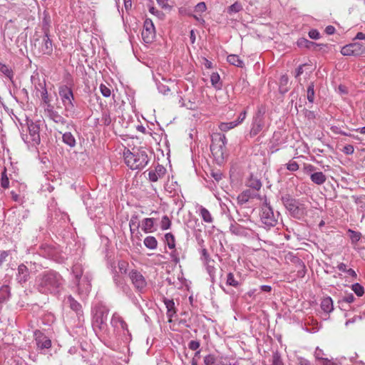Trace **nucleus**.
Returning a JSON list of instances; mask_svg holds the SVG:
<instances>
[{
	"label": "nucleus",
	"mask_w": 365,
	"mask_h": 365,
	"mask_svg": "<svg viewBox=\"0 0 365 365\" xmlns=\"http://www.w3.org/2000/svg\"><path fill=\"white\" fill-rule=\"evenodd\" d=\"M62 285V278L55 272H46L36 279V286L41 293H57Z\"/></svg>",
	"instance_id": "nucleus-1"
},
{
	"label": "nucleus",
	"mask_w": 365,
	"mask_h": 365,
	"mask_svg": "<svg viewBox=\"0 0 365 365\" xmlns=\"http://www.w3.org/2000/svg\"><path fill=\"white\" fill-rule=\"evenodd\" d=\"M123 158L125 164L132 170L143 169L149 162L147 153L141 150L133 153L126 149L123 152Z\"/></svg>",
	"instance_id": "nucleus-2"
},
{
	"label": "nucleus",
	"mask_w": 365,
	"mask_h": 365,
	"mask_svg": "<svg viewBox=\"0 0 365 365\" xmlns=\"http://www.w3.org/2000/svg\"><path fill=\"white\" fill-rule=\"evenodd\" d=\"M40 125L39 120L34 122L32 120H26V133H24L23 129L21 138L28 145L36 146L40 143Z\"/></svg>",
	"instance_id": "nucleus-3"
},
{
	"label": "nucleus",
	"mask_w": 365,
	"mask_h": 365,
	"mask_svg": "<svg viewBox=\"0 0 365 365\" xmlns=\"http://www.w3.org/2000/svg\"><path fill=\"white\" fill-rule=\"evenodd\" d=\"M279 216V213L274 211L270 203L265 197L261 205L259 212V217L262 224L265 228L273 227L277 225Z\"/></svg>",
	"instance_id": "nucleus-4"
},
{
	"label": "nucleus",
	"mask_w": 365,
	"mask_h": 365,
	"mask_svg": "<svg viewBox=\"0 0 365 365\" xmlns=\"http://www.w3.org/2000/svg\"><path fill=\"white\" fill-rule=\"evenodd\" d=\"M83 267L79 262H76L72 267V272L75 277L74 283L78 287V291L81 295H87L91 289V284L88 275L82 277Z\"/></svg>",
	"instance_id": "nucleus-5"
},
{
	"label": "nucleus",
	"mask_w": 365,
	"mask_h": 365,
	"mask_svg": "<svg viewBox=\"0 0 365 365\" xmlns=\"http://www.w3.org/2000/svg\"><path fill=\"white\" fill-rule=\"evenodd\" d=\"M282 200L292 217L300 219L305 215L307 207L302 200L290 197L288 195L283 196Z\"/></svg>",
	"instance_id": "nucleus-6"
},
{
	"label": "nucleus",
	"mask_w": 365,
	"mask_h": 365,
	"mask_svg": "<svg viewBox=\"0 0 365 365\" xmlns=\"http://www.w3.org/2000/svg\"><path fill=\"white\" fill-rule=\"evenodd\" d=\"M227 139L225 135L220 133L212 136L210 150L217 161L221 163L226 157Z\"/></svg>",
	"instance_id": "nucleus-7"
},
{
	"label": "nucleus",
	"mask_w": 365,
	"mask_h": 365,
	"mask_svg": "<svg viewBox=\"0 0 365 365\" xmlns=\"http://www.w3.org/2000/svg\"><path fill=\"white\" fill-rule=\"evenodd\" d=\"M59 96L64 106L66 115L72 117L75 113V106L73 104L74 96L71 88L67 86H62L59 88Z\"/></svg>",
	"instance_id": "nucleus-8"
},
{
	"label": "nucleus",
	"mask_w": 365,
	"mask_h": 365,
	"mask_svg": "<svg viewBox=\"0 0 365 365\" xmlns=\"http://www.w3.org/2000/svg\"><path fill=\"white\" fill-rule=\"evenodd\" d=\"M110 323L115 330L122 331L123 339L125 342H129L131 340V334L128 329V325L118 313L113 314Z\"/></svg>",
	"instance_id": "nucleus-9"
},
{
	"label": "nucleus",
	"mask_w": 365,
	"mask_h": 365,
	"mask_svg": "<svg viewBox=\"0 0 365 365\" xmlns=\"http://www.w3.org/2000/svg\"><path fill=\"white\" fill-rule=\"evenodd\" d=\"M141 35L143 41L146 43H150L154 40L155 37V29L151 19H146L145 20Z\"/></svg>",
	"instance_id": "nucleus-10"
},
{
	"label": "nucleus",
	"mask_w": 365,
	"mask_h": 365,
	"mask_svg": "<svg viewBox=\"0 0 365 365\" xmlns=\"http://www.w3.org/2000/svg\"><path fill=\"white\" fill-rule=\"evenodd\" d=\"M129 278L131 280L135 288L143 292L147 286V282L143 275L136 269H133L129 272Z\"/></svg>",
	"instance_id": "nucleus-11"
},
{
	"label": "nucleus",
	"mask_w": 365,
	"mask_h": 365,
	"mask_svg": "<svg viewBox=\"0 0 365 365\" xmlns=\"http://www.w3.org/2000/svg\"><path fill=\"white\" fill-rule=\"evenodd\" d=\"M264 110L259 109L254 117L250 133L251 136H255L262 130L264 126Z\"/></svg>",
	"instance_id": "nucleus-12"
},
{
	"label": "nucleus",
	"mask_w": 365,
	"mask_h": 365,
	"mask_svg": "<svg viewBox=\"0 0 365 365\" xmlns=\"http://www.w3.org/2000/svg\"><path fill=\"white\" fill-rule=\"evenodd\" d=\"M37 346L40 349H49L51 346V339L38 330L34 332Z\"/></svg>",
	"instance_id": "nucleus-13"
},
{
	"label": "nucleus",
	"mask_w": 365,
	"mask_h": 365,
	"mask_svg": "<svg viewBox=\"0 0 365 365\" xmlns=\"http://www.w3.org/2000/svg\"><path fill=\"white\" fill-rule=\"evenodd\" d=\"M39 49L40 52L45 55H51L53 52L52 41L48 36V32L47 31L44 32V35L42 37Z\"/></svg>",
	"instance_id": "nucleus-14"
},
{
	"label": "nucleus",
	"mask_w": 365,
	"mask_h": 365,
	"mask_svg": "<svg viewBox=\"0 0 365 365\" xmlns=\"http://www.w3.org/2000/svg\"><path fill=\"white\" fill-rule=\"evenodd\" d=\"M47 116L57 124L65 125L66 120L61 116L57 111L53 110L51 105H48L47 108L45 110Z\"/></svg>",
	"instance_id": "nucleus-15"
},
{
	"label": "nucleus",
	"mask_w": 365,
	"mask_h": 365,
	"mask_svg": "<svg viewBox=\"0 0 365 365\" xmlns=\"http://www.w3.org/2000/svg\"><path fill=\"white\" fill-rule=\"evenodd\" d=\"M166 169L161 165L155 166L153 170L148 172V178L151 182H157L158 179L162 178L165 174Z\"/></svg>",
	"instance_id": "nucleus-16"
},
{
	"label": "nucleus",
	"mask_w": 365,
	"mask_h": 365,
	"mask_svg": "<svg viewBox=\"0 0 365 365\" xmlns=\"http://www.w3.org/2000/svg\"><path fill=\"white\" fill-rule=\"evenodd\" d=\"M29 278V269L24 264H20L18 267V273L16 275V280L18 282L22 284L28 281Z\"/></svg>",
	"instance_id": "nucleus-17"
},
{
	"label": "nucleus",
	"mask_w": 365,
	"mask_h": 365,
	"mask_svg": "<svg viewBox=\"0 0 365 365\" xmlns=\"http://www.w3.org/2000/svg\"><path fill=\"white\" fill-rule=\"evenodd\" d=\"M155 220L154 218H145L141 222L142 230L145 233H150L155 231L154 229Z\"/></svg>",
	"instance_id": "nucleus-18"
},
{
	"label": "nucleus",
	"mask_w": 365,
	"mask_h": 365,
	"mask_svg": "<svg viewBox=\"0 0 365 365\" xmlns=\"http://www.w3.org/2000/svg\"><path fill=\"white\" fill-rule=\"evenodd\" d=\"M164 304L165 305V307L167 309V316L170 319V322L171 320V318L175 314L176 309L175 307V302L173 299H169L167 298H165Z\"/></svg>",
	"instance_id": "nucleus-19"
},
{
	"label": "nucleus",
	"mask_w": 365,
	"mask_h": 365,
	"mask_svg": "<svg viewBox=\"0 0 365 365\" xmlns=\"http://www.w3.org/2000/svg\"><path fill=\"white\" fill-rule=\"evenodd\" d=\"M311 180L317 185H322L325 182L327 178L322 172H315L310 174Z\"/></svg>",
	"instance_id": "nucleus-20"
},
{
	"label": "nucleus",
	"mask_w": 365,
	"mask_h": 365,
	"mask_svg": "<svg viewBox=\"0 0 365 365\" xmlns=\"http://www.w3.org/2000/svg\"><path fill=\"white\" fill-rule=\"evenodd\" d=\"M321 308L324 312L327 314L331 312L334 309L333 301L331 298L329 297L324 298L321 302Z\"/></svg>",
	"instance_id": "nucleus-21"
},
{
	"label": "nucleus",
	"mask_w": 365,
	"mask_h": 365,
	"mask_svg": "<svg viewBox=\"0 0 365 365\" xmlns=\"http://www.w3.org/2000/svg\"><path fill=\"white\" fill-rule=\"evenodd\" d=\"M199 213L203 221L206 223H212L213 222V218L208 210L202 206H200L199 207Z\"/></svg>",
	"instance_id": "nucleus-22"
},
{
	"label": "nucleus",
	"mask_w": 365,
	"mask_h": 365,
	"mask_svg": "<svg viewBox=\"0 0 365 365\" xmlns=\"http://www.w3.org/2000/svg\"><path fill=\"white\" fill-rule=\"evenodd\" d=\"M144 245L150 250H155L158 247V241L153 236H148L144 239Z\"/></svg>",
	"instance_id": "nucleus-23"
},
{
	"label": "nucleus",
	"mask_w": 365,
	"mask_h": 365,
	"mask_svg": "<svg viewBox=\"0 0 365 365\" xmlns=\"http://www.w3.org/2000/svg\"><path fill=\"white\" fill-rule=\"evenodd\" d=\"M352 51L354 56H361L365 54V46L361 43H351Z\"/></svg>",
	"instance_id": "nucleus-24"
},
{
	"label": "nucleus",
	"mask_w": 365,
	"mask_h": 365,
	"mask_svg": "<svg viewBox=\"0 0 365 365\" xmlns=\"http://www.w3.org/2000/svg\"><path fill=\"white\" fill-rule=\"evenodd\" d=\"M227 61L235 66L242 68L244 66V62L237 55L231 54L227 56Z\"/></svg>",
	"instance_id": "nucleus-25"
},
{
	"label": "nucleus",
	"mask_w": 365,
	"mask_h": 365,
	"mask_svg": "<svg viewBox=\"0 0 365 365\" xmlns=\"http://www.w3.org/2000/svg\"><path fill=\"white\" fill-rule=\"evenodd\" d=\"M63 142L70 147H74L76 145V139L70 132H66L62 136Z\"/></svg>",
	"instance_id": "nucleus-26"
},
{
	"label": "nucleus",
	"mask_w": 365,
	"mask_h": 365,
	"mask_svg": "<svg viewBox=\"0 0 365 365\" xmlns=\"http://www.w3.org/2000/svg\"><path fill=\"white\" fill-rule=\"evenodd\" d=\"M0 71L5 75L10 81H12L14 72L12 69L7 65L0 61Z\"/></svg>",
	"instance_id": "nucleus-27"
},
{
	"label": "nucleus",
	"mask_w": 365,
	"mask_h": 365,
	"mask_svg": "<svg viewBox=\"0 0 365 365\" xmlns=\"http://www.w3.org/2000/svg\"><path fill=\"white\" fill-rule=\"evenodd\" d=\"M165 243L170 250H174L175 247V240L174 235L170 233H166L165 235Z\"/></svg>",
	"instance_id": "nucleus-28"
},
{
	"label": "nucleus",
	"mask_w": 365,
	"mask_h": 365,
	"mask_svg": "<svg viewBox=\"0 0 365 365\" xmlns=\"http://www.w3.org/2000/svg\"><path fill=\"white\" fill-rule=\"evenodd\" d=\"M230 230L232 233L237 235H243L245 232L242 227L235 222L230 225Z\"/></svg>",
	"instance_id": "nucleus-29"
},
{
	"label": "nucleus",
	"mask_w": 365,
	"mask_h": 365,
	"mask_svg": "<svg viewBox=\"0 0 365 365\" xmlns=\"http://www.w3.org/2000/svg\"><path fill=\"white\" fill-rule=\"evenodd\" d=\"M67 302L69 304V306L71 309L75 311L76 312H79L81 310V305L76 300H75L71 296L68 297Z\"/></svg>",
	"instance_id": "nucleus-30"
},
{
	"label": "nucleus",
	"mask_w": 365,
	"mask_h": 365,
	"mask_svg": "<svg viewBox=\"0 0 365 365\" xmlns=\"http://www.w3.org/2000/svg\"><path fill=\"white\" fill-rule=\"evenodd\" d=\"M210 81L212 85L217 89H220L222 83H220V77L217 73H212L210 76Z\"/></svg>",
	"instance_id": "nucleus-31"
},
{
	"label": "nucleus",
	"mask_w": 365,
	"mask_h": 365,
	"mask_svg": "<svg viewBox=\"0 0 365 365\" xmlns=\"http://www.w3.org/2000/svg\"><path fill=\"white\" fill-rule=\"evenodd\" d=\"M242 10V4L237 1V2L234 3L233 4H232L231 6H230L227 9V12L230 15H232L234 14L238 13L239 11H240Z\"/></svg>",
	"instance_id": "nucleus-32"
},
{
	"label": "nucleus",
	"mask_w": 365,
	"mask_h": 365,
	"mask_svg": "<svg viewBox=\"0 0 365 365\" xmlns=\"http://www.w3.org/2000/svg\"><path fill=\"white\" fill-rule=\"evenodd\" d=\"M252 194L250 190H245L237 197V200L240 204H244L248 202L249 199L251 197Z\"/></svg>",
	"instance_id": "nucleus-33"
},
{
	"label": "nucleus",
	"mask_w": 365,
	"mask_h": 365,
	"mask_svg": "<svg viewBox=\"0 0 365 365\" xmlns=\"http://www.w3.org/2000/svg\"><path fill=\"white\" fill-rule=\"evenodd\" d=\"M226 284L234 287H237L240 284V281L236 279L234 274L231 272L227 275Z\"/></svg>",
	"instance_id": "nucleus-34"
},
{
	"label": "nucleus",
	"mask_w": 365,
	"mask_h": 365,
	"mask_svg": "<svg viewBox=\"0 0 365 365\" xmlns=\"http://www.w3.org/2000/svg\"><path fill=\"white\" fill-rule=\"evenodd\" d=\"M108 317L107 312H98L95 315V321L98 324H103L106 322Z\"/></svg>",
	"instance_id": "nucleus-35"
},
{
	"label": "nucleus",
	"mask_w": 365,
	"mask_h": 365,
	"mask_svg": "<svg viewBox=\"0 0 365 365\" xmlns=\"http://www.w3.org/2000/svg\"><path fill=\"white\" fill-rule=\"evenodd\" d=\"M237 125V123L235 122H229V123H221L219 125V128L220 130L226 132L232 128H234Z\"/></svg>",
	"instance_id": "nucleus-36"
},
{
	"label": "nucleus",
	"mask_w": 365,
	"mask_h": 365,
	"mask_svg": "<svg viewBox=\"0 0 365 365\" xmlns=\"http://www.w3.org/2000/svg\"><path fill=\"white\" fill-rule=\"evenodd\" d=\"M349 237H350L352 243H356L361 239V234L359 232H356L351 230H348Z\"/></svg>",
	"instance_id": "nucleus-37"
},
{
	"label": "nucleus",
	"mask_w": 365,
	"mask_h": 365,
	"mask_svg": "<svg viewBox=\"0 0 365 365\" xmlns=\"http://www.w3.org/2000/svg\"><path fill=\"white\" fill-rule=\"evenodd\" d=\"M216 365H234V363L227 356H221L217 358Z\"/></svg>",
	"instance_id": "nucleus-38"
},
{
	"label": "nucleus",
	"mask_w": 365,
	"mask_h": 365,
	"mask_svg": "<svg viewBox=\"0 0 365 365\" xmlns=\"http://www.w3.org/2000/svg\"><path fill=\"white\" fill-rule=\"evenodd\" d=\"M307 100L309 103H313L314 100V86L311 83L307 88Z\"/></svg>",
	"instance_id": "nucleus-39"
},
{
	"label": "nucleus",
	"mask_w": 365,
	"mask_h": 365,
	"mask_svg": "<svg viewBox=\"0 0 365 365\" xmlns=\"http://www.w3.org/2000/svg\"><path fill=\"white\" fill-rule=\"evenodd\" d=\"M171 225V221L169 219V217L167 215H164L162 217L161 222H160V228L163 230H166L170 227Z\"/></svg>",
	"instance_id": "nucleus-40"
},
{
	"label": "nucleus",
	"mask_w": 365,
	"mask_h": 365,
	"mask_svg": "<svg viewBox=\"0 0 365 365\" xmlns=\"http://www.w3.org/2000/svg\"><path fill=\"white\" fill-rule=\"evenodd\" d=\"M314 43L304 38H301L297 41V45L299 47L310 48Z\"/></svg>",
	"instance_id": "nucleus-41"
},
{
	"label": "nucleus",
	"mask_w": 365,
	"mask_h": 365,
	"mask_svg": "<svg viewBox=\"0 0 365 365\" xmlns=\"http://www.w3.org/2000/svg\"><path fill=\"white\" fill-rule=\"evenodd\" d=\"M351 289L354 292V293L359 297H361L364 293V287L359 283H355L352 284Z\"/></svg>",
	"instance_id": "nucleus-42"
},
{
	"label": "nucleus",
	"mask_w": 365,
	"mask_h": 365,
	"mask_svg": "<svg viewBox=\"0 0 365 365\" xmlns=\"http://www.w3.org/2000/svg\"><path fill=\"white\" fill-rule=\"evenodd\" d=\"M249 187L253 188L255 190H258L260 189L262 184L259 180L257 179L251 178L247 182Z\"/></svg>",
	"instance_id": "nucleus-43"
},
{
	"label": "nucleus",
	"mask_w": 365,
	"mask_h": 365,
	"mask_svg": "<svg viewBox=\"0 0 365 365\" xmlns=\"http://www.w3.org/2000/svg\"><path fill=\"white\" fill-rule=\"evenodd\" d=\"M201 252H202V257H201V259L203 261V263L205 264H209V263H214V260H212L210 258V255H209V254H208V252H207L206 249H202Z\"/></svg>",
	"instance_id": "nucleus-44"
},
{
	"label": "nucleus",
	"mask_w": 365,
	"mask_h": 365,
	"mask_svg": "<svg viewBox=\"0 0 365 365\" xmlns=\"http://www.w3.org/2000/svg\"><path fill=\"white\" fill-rule=\"evenodd\" d=\"M204 363L205 365H216L217 358L212 354H209L204 358Z\"/></svg>",
	"instance_id": "nucleus-45"
},
{
	"label": "nucleus",
	"mask_w": 365,
	"mask_h": 365,
	"mask_svg": "<svg viewBox=\"0 0 365 365\" xmlns=\"http://www.w3.org/2000/svg\"><path fill=\"white\" fill-rule=\"evenodd\" d=\"M341 53L343 56H354V52L352 51L351 43L342 47L341 50Z\"/></svg>",
	"instance_id": "nucleus-46"
},
{
	"label": "nucleus",
	"mask_w": 365,
	"mask_h": 365,
	"mask_svg": "<svg viewBox=\"0 0 365 365\" xmlns=\"http://www.w3.org/2000/svg\"><path fill=\"white\" fill-rule=\"evenodd\" d=\"M207 9V6L205 2H200L195 6L194 11L197 14H202Z\"/></svg>",
	"instance_id": "nucleus-47"
},
{
	"label": "nucleus",
	"mask_w": 365,
	"mask_h": 365,
	"mask_svg": "<svg viewBox=\"0 0 365 365\" xmlns=\"http://www.w3.org/2000/svg\"><path fill=\"white\" fill-rule=\"evenodd\" d=\"M137 220V217L133 216L129 222V226L131 233L134 232L133 227H135V229H138L139 227V223H138Z\"/></svg>",
	"instance_id": "nucleus-48"
},
{
	"label": "nucleus",
	"mask_w": 365,
	"mask_h": 365,
	"mask_svg": "<svg viewBox=\"0 0 365 365\" xmlns=\"http://www.w3.org/2000/svg\"><path fill=\"white\" fill-rule=\"evenodd\" d=\"M286 167L287 170L292 172L297 171L299 169V165L293 160L289 161V163L286 164Z\"/></svg>",
	"instance_id": "nucleus-49"
},
{
	"label": "nucleus",
	"mask_w": 365,
	"mask_h": 365,
	"mask_svg": "<svg viewBox=\"0 0 365 365\" xmlns=\"http://www.w3.org/2000/svg\"><path fill=\"white\" fill-rule=\"evenodd\" d=\"M100 91H101V94L104 97H109L110 96V93H111L110 89L104 84H101Z\"/></svg>",
	"instance_id": "nucleus-50"
},
{
	"label": "nucleus",
	"mask_w": 365,
	"mask_h": 365,
	"mask_svg": "<svg viewBox=\"0 0 365 365\" xmlns=\"http://www.w3.org/2000/svg\"><path fill=\"white\" fill-rule=\"evenodd\" d=\"M158 89L160 93H161L164 95L168 94V93L170 91V88L167 85H165L163 83L158 84Z\"/></svg>",
	"instance_id": "nucleus-51"
},
{
	"label": "nucleus",
	"mask_w": 365,
	"mask_h": 365,
	"mask_svg": "<svg viewBox=\"0 0 365 365\" xmlns=\"http://www.w3.org/2000/svg\"><path fill=\"white\" fill-rule=\"evenodd\" d=\"M322 355H323L322 350L319 349V348H317L315 353H314V356L319 361L318 365H319V364H321V363H322V360L326 359L322 357Z\"/></svg>",
	"instance_id": "nucleus-52"
},
{
	"label": "nucleus",
	"mask_w": 365,
	"mask_h": 365,
	"mask_svg": "<svg viewBox=\"0 0 365 365\" xmlns=\"http://www.w3.org/2000/svg\"><path fill=\"white\" fill-rule=\"evenodd\" d=\"M200 345V344L198 341L192 340L189 342L188 347L190 349L195 351L199 349Z\"/></svg>",
	"instance_id": "nucleus-53"
},
{
	"label": "nucleus",
	"mask_w": 365,
	"mask_h": 365,
	"mask_svg": "<svg viewBox=\"0 0 365 365\" xmlns=\"http://www.w3.org/2000/svg\"><path fill=\"white\" fill-rule=\"evenodd\" d=\"M205 265L206 266L207 271L209 273L210 276L212 277L215 272V268L214 266V263H209V264H207Z\"/></svg>",
	"instance_id": "nucleus-54"
},
{
	"label": "nucleus",
	"mask_w": 365,
	"mask_h": 365,
	"mask_svg": "<svg viewBox=\"0 0 365 365\" xmlns=\"http://www.w3.org/2000/svg\"><path fill=\"white\" fill-rule=\"evenodd\" d=\"M309 36L312 39H318L319 38L320 34L317 30L312 29L309 31Z\"/></svg>",
	"instance_id": "nucleus-55"
},
{
	"label": "nucleus",
	"mask_w": 365,
	"mask_h": 365,
	"mask_svg": "<svg viewBox=\"0 0 365 365\" xmlns=\"http://www.w3.org/2000/svg\"><path fill=\"white\" fill-rule=\"evenodd\" d=\"M297 365H311L310 362L304 358L297 357Z\"/></svg>",
	"instance_id": "nucleus-56"
},
{
	"label": "nucleus",
	"mask_w": 365,
	"mask_h": 365,
	"mask_svg": "<svg viewBox=\"0 0 365 365\" xmlns=\"http://www.w3.org/2000/svg\"><path fill=\"white\" fill-rule=\"evenodd\" d=\"M354 151V148L352 145H348L344 147L343 152L347 155L352 154Z\"/></svg>",
	"instance_id": "nucleus-57"
},
{
	"label": "nucleus",
	"mask_w": 365,
	"mask_h": 365,
	"mask_svg": "<svg viewBox=\"0 0 365 365\" xmlns=\"http://www.w3.org/2000/svg\"><path fill=\"white\" fill-rule=\"evenodd\" d=\"M127 264L128 263L125 261L118 262V268L122 273L126 272Z\"/></svg>",
	"instance_id": "nucleus-58"
},
{
	"label": "nucleus",
	"mask_w": 365,
	"mask_h": 365,
	"mask_svg": "<svg viewBox=\"0 0 365 365\" xmlns=\"http://www.w3.org/2000/svg\"><path fill=\"white\" fill-rule=\"evenodd\" d=\"M355 299L354 296L353 294H349L347 296L344 297L342 299L343 302H345L346 303H352Z\"/></svg>",
	"instance_id": "nucleus-59"
},
{
	"label": "nucleus",
	"mask_w": 365,
	"mask_h": 365,
	"mask_svg": "<svg viewBox=\"0 0 365 365\" xmlns=\"http://www.w3.org/2000/svg\"><path fill=\"white\" fill-rule=\"evenodd\" d=\"M9 256V252L3 251L0 255V266L6 261Z\"/></svg>",
	"instance_id": "nucleus-60"
},
{
	"label": "nucleus",
	"mask_w": 365,
	"mask_h": 365,
	"mask_svg": "<svg viewBox=\"0 0 365 365\" xmlns=\"http://www.w3.org/2000/svg\"><path fill=\"white\" fill-rule=\"evenodd\" d=\"M304 170L307 173H315L316 168L312 165H307L304 167Z\"/></svg>",
	"instance_id": "nucleus-61"
},
{
	"label": "nucleus",
	"mask_w": 365,
	"mask_h": 365,
	"mask_svg": "<svg viewBox=\"0 0 365 365\" xmlns=\"http://www.w3.org/2000/svg\"><path fill=\"white\" fill-rule=\"evenodd\" d=\"M1 184V186L4 188H8L9 187V179H8V178L6 176V177L2 176Z\"/></svg>",
	"instance_id": "nucleus-62"
},
{
	"label": "nucleus",
	"mask_w": 365,
	"mask_h": 365,
	"mask_svg": "<svg viewBox=\"0 0 365 365\" xmlns=\"http://www.w3.org/2000/svg\"><path fill=\"white\" fill-rule=\"evenodd\" d=\"M246 114H247V113H246V111H245H245H243V112H242V113L240 114V115H239V117H238L237 120L236 121H235V123H237V125H239L240 123H242V122L245 119V118H246Z\"/></svg>",
	"instance_id": "nucleus-63"
},
{
	"label": "nucleus",
	"mask_w": 365,
	"mask_h": 365,
	"mask_svg": "<svg viewBox=\"0 0 365 365\" xmlns=\"http://www.w3.org/2000/svg\"><path fill=\"white\" fill-rule=\"evenodd\" d=\"M319 365H339L337 363L328 359L322 360V363Z\"/></svg>",
	"instance_id": "nucleus-64"
}]
</instances>
